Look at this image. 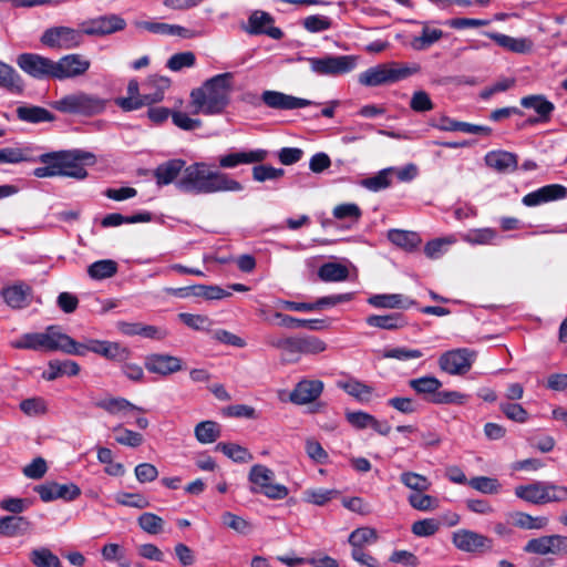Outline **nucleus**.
<instances>
[{
    "instance_id": "nucleus-16",
    "label": "nucleus",
    "mask_w": 567,
    "mask_h": 567,
    "mask_svg": "<svg viewBox=\"0 0 567 567\" xmlns=\"http://www.w3.org/2000/svg\"><path fill=\"white\" fill-rule=\"evenodd\" d=\"M523 550L540 556L567 554V536L555 534L532 538L525 544Z\"/></svg>"
},
{
    "instance_id": "nucleus-58",
    "label": "nucleus",
    "mask_w": 567,
    "mask_h": 567,
    "mask_svg": "<svg viewBox=\"0 0 567 567\" xmlns=\"http://www.w3.org/2000/svg\"><path fill=\"white\" fill-rule=\"evenodd\" d=\"M455 243L456 238L454 236L430 240L424 247V254L431 259H437L442 257L447 251L449 247Z\"/></svg>"
},
{
    "instance_id": "nucleus-3",
    "label": "nucleus",
    "mask_w": 567,
    "mask_h": 567,
    "mask_svg": "<svg viewBox=\"0 0 567 567\" xmlns=\"http://www.w3.org/2000/svg\"><path fill=\"white\" fill-rule=\"evenodd\" d=\"M10 344L13 349L19 350L62 352L70 355L81 353L79 341L66 334L59 324H50L42 331L23 333Z\"/></svg>"
},
{
    "instance_id": "nucleus-33",
    "label": "nucleus",
    "mask_w": 567,
    "mask_h": 567,
    "mask_svg": "<svg viewBox=\"0 0 567 567\" xmlns=\"http://www.w3.org/2000/svg\"><path fill=\"white\" fill-rule=\"evenodd\" d=\"M520 105L525 109L534 110L539 115L538 121L540 122H547L555 110V105L542 94L522 97Z\"/></svg>"
},
{
    "instance_id": "nucleus-56",
    "label": "nucleus",
    "mask_w": 567,
    "mask_h": 567,
    "mask_svg": "<svg viewBox=\"0 0 567 567\" xmlns=\"http://www.w3.org/2000/svg\"><path fill=\"white\" fill-rule=\"evenodd\" d=\"M216 450L224 453L227 457L238 463H246L252 460L250 452L238 444L234 443H218Z\"/></svg>"
},
{
    "instance_id": "nucleus-62",
    "label": "nucleus",
    "mask_w": 567,
    "mask_h": 567,
    "mask_svg": "<svg viewBox=\"0 0 567 567\" xmlns=\"http://www.w3.org/2000/svg\"><path fill=\"white\" fill-rule=\"evenodd\" d=\"M196 64V55L192 51L173 54L166 62V68L173 72H179Z\"/></svg>"
},
{
    "instance_id": "nucleus-57",
    "label": "nucleus",
    "mask_w": 567,
    "mask_h": 567,
    "mask_svg": "<svg viewBox=\"0 0 567 567\" xmlns=\"http://www.w3.org/2000/svg\"><path fill=\"white\" fill-rule=\"evenodd\" d=\"M117 271V265L111 259H103L89 266V276L96 280H102L114 276Z\"/></svg>"
},
{
    "instance_id": "nucleus-10",
    "label": "nucleus",
    "mask_w": 567,
    "mask_h": 567,
    "mask_svg": "<svg viewBox=\"0 0 567 567\" xmlns=\"http://www.w3.org/2000/svg\"><path fill=\"white\" fill-rule=\"evenodd\" d=\"M39 161L58 171V176H66L83 179L87 173L80 163V156L72 152L45 153L39 156Z\"/></svg>"
},
{
    "instance_id": "nucleus-19",
    "label": "nucleus",
    "mask_w": 567,
    "mask_h": 567,
    "mask_svg": "<svg viewBox=\"0 0 567 567\" xmlns=\"http://www.w3.org/2000/svg\"><path fill=\"white\" fill-rule=\"evenodd\" d=\"M244 30L251 35L266 34L274 40H280L284 32L274 25V18L266 11L255 10L248 18Z\"/></svg>"
},
{
    "instance_id": "nucleus-63",
    "label": "nucleus",
    "mask_w": 567,
    "mask_h": 567,
    "mask_svg": "<svg viewBox=\"0 0 567 567\" xmlns=\"http://www.w3.org/2000/svg\"><path fill=\"white\" fill-rule=\"evenodd\" d=\"M441 527V524L435 518H424L416 520L412 524L411 530L417 537H430L435 535Z\"/></svg>"
},
{
    "instance_id": "nucleus-30",
    "label": "nucleus",
    "mask_w": 567,
    "mask_h": 567,
    "mask_svg": "<svg viewBox=\"0 0 567 567\" xmlns=\"http://www.w3.org/2000/svg\"><path fill=\"white\" fill-rule=\"evenodd\" d=\"M486 37L495 41L499 47L514 52V53H527L533 49V41L528 38H513L503 33L497 32H484Z\"/></svg>"
},
{
    "instance_id": "nucleus-22",
    "label": "nucleus",
    "mask_w": 567,
    "mask_h": 567,
    "mask_svg": "<svg viewBox=\"0 0 567 567\" xmlns=\"http://www.w3.org/2000/svg\"><path fill=\"white\" fill-rule=\"evenodd\" d=\"M323 382L317 379L299 381L289 394V401L296 405H305L316 401L323 391Z\"/></svg>"
},
{
    "instance_id": "nucleus-55",
    "label": "nucleus",
    "mask_w": 567,
    "mask_h": 567,
    "mask_svg": "<svg viewBox=\"0 0 567 567\" xmlns=\"http://www.w3.org/2000/svg\"><path fill=\"white\" fill-rule=\"evenodd\" d=\"M113 432L115 433L114 439L116 443L124 446L138 447L144 442V437L141 433L128 430L122 424L114 426Z\"/></svg>"
},
{
    "instance_id": "nucleus-34",
    "label": "nucleus",
    "mask_w": 567,
    "mask_h": 567,
    "mask_svg": "<svg viewBox=\"0 0 567 567\" xmlns=\"http://www.w3.org/2000/svg\"><path fill=\"white\" fill-rule=\"evenodd\" d=\"M185 162L183 159H169L158 165L154 172L156 183L159 186L168 185L184 171Z\"/></svg>"
},
{
    "instance_id": "nucleus-44",
    "label": "nucleus",
    "mask_w": 567,
    "mask_h": 567,
    "mask_svg": "<svg viewBox=\"0 0 567 567\" xmlns=\"http://www.w3.org/2000/svg\"><path fill=\"white\" fill-rule=\"evenodd\" d=\"M513 524L523 529H544L549 519L546 516H532L524 512H516L512 515Z\"/></svg>"
},
{
    "instance_id": "nucleus-8",
    "label": "nucleus",
    "mask_w": 567,
    "mask_h": 567,
    "mask_svg": "<svg viewBox=\"0 0 567 567\" xmlns=\"http://www.w3.org/2000/svg\"><path fill=\"white\" fill-rule=\"evenodd\" d=\"M311 72L321 76H340L352 72L358 64L355 55L326 54L307 59Z\"/></svg>"
},
{
    "instance_id": "nucleus-43",
    "label": "nucleus",
    "mask_w": 567,
    "mask_h": 567,
    "mask_svg": "<svg viewBox=\"0 0 567 567\" xmlns=\"http://www.w3.org/2000/svg\"><path fill=\"white\" fill-rule=\"evenodd\" d=\"M220 425L214 421H202L195 429L196 440L202 444L214 443L220 436Z\"/></svg>"
},
{
    "instance_id": "nucleus-53",
    "label": "nucleus",
    "mask_w": 567,
    "mask_h": 567,
    "mask_svg": "<svg viewBox=\"0 0 567 567\" xmlns=\"http://www.w3.org/2000/svg\"><path fill=\"white\" fill-rule=\"evenodd\" d=\"M409 385L419 394H432V396H435L442 386V382L435 377L426 375L410 380Z\"/></svg>"
},
{
    "instance_id": "nucleus-12",
    "label": "nucleus",
    "mask_w": 567,
    "mask_h": 567,
    "mask_svg": "<svg viewBox=\"0 0 567 567\" xmlns=\"http://www.w3.org/2000/svg\"><path fill=\"white\" fill-rule=\"evenodd\" d=\"M79 357H84L87 352H93L97 355L105 358L106 360L114 362H124L132 355L131 350L127 347L122 346L120 342L100 340V339H85L83 342H79Z\"/></svg>"
},
{
    "instance_id": "nucleus-28",
    "label": "nucleus",
    "mask_w": 567,
    "mask_h": 567,
    "mask_svg": "<svg viewBox=\"0 0 567 567\" xmlns=\"http://www.w3.org/2000/svg\"><path fill=\"white\" fill-rule=\"evenodd\" d=\"M368 303L379 309H408L415 301L401 293H378L369 297Z\"/></svg>"
},
{
    "instance_id": "nucleus-45",
    "label": "nucleus",
    "mask_w": 567,
    "mask_h": 567,
    "mask_svg": "<svg viewBox=\"0 0 567 567\" xmlns=\"http://www.w3.org/2000/svg\"><path fill=\"white\" fill-rule=\"evenodd\" d=\"M400 482L411 491L413 492H426L431 488V481L416 472L412 471H405L402 472L400 475Z\"/></svg>"
},
{
    "instance_id": "nucleus-27",
    "label": "nucleus",
    "mask_w": 567,
    "mask_h": 567,
    "mask_svg": "<svg viewBox=\"0 0 567 567\" xmlns=\"http://www.w3.org/2000/svg\"><path fill=\"white\" fill-rule=\"evenodd\" d=\"M96 406L104 410L106 413L121 419H126L133 412H143V409L136 406L128 400L120 396H110L96 402Z\"/></svg>"
},
{
    "instance_id": "nucleus-64",
    "label": "nucleus",
    "mask_w": 567,
    "mask_h": 567,
    "mask_svg": "<svg viewBox=\"0 0 567 567\" xmlns=\"http://www.w3.org/2000/svg\"><path fill=\"white\" fill-rule=\"evenodd\" d=\"M303 28L310 33L327 31L332 27V20L321 14H312L303 19Z\"/></svg>"
},
{
    "instance_id": "nucleus-9",
    "label": "nucleus",
    "mask_w": 567,
    "mask_h": 567,
    "mask_svg": "<svg viewBox=\"0 0 567 567\" xmlns=\"http://www.w3.org/2000/svg\"><path fill=\"white\" fill-rule=\"evenodd\" d=\"M42 45L54 50H73L84 42L82 28L74 29L66 25H54L44 30L40 38Z\"/></svg>"
},
{
    "instance_id": "nucleus-39",
    "label": "nucleus",
    "mask_w": 567,
    "mask_h": 567,
    "mask_svg": "<svg viewBox=\"0 0 567 567\" xmlns=\"http://www.w3.org/2000/svg\"><path fill=\"white\" fill-rule=\"evenodd\" d=\"M395 167H386L373 176L360 181V185L370 192H380L391 186Z\"/></svg>"
},
{
    "instance_id": "nucleus-7",
    "label": "nucleus",
    "mask_w": 567,
    "mask_h": 567,
    "mask_svg": "<svg viewBox=\"0 0 567 567\" xmlns=\"http://www.w3.org/2000/svg\"><path fill=\"white\" fill-rule=\"evenodd\" d=\"M275 472L262 464L251 466L248 481L251 483L250 491L255 494H262L269 499L281 501L289 494L287 486L274 482Z\"/></svg>"
},
{
    "instance_id": "nucleus-5",
    "label": "nucleus",
    "mask_w": 567,
    "mask_h": 567,
    "mask_svg": "<svg viewBox=\"0 0 567 567\" xmlns=\"http://www.w3.org/2000/svg\"><path fill=\"white\" fill-rule=\"evenodd\" d=\"M516 497L532 504L563 503L567 501V486L549 481H535L515 487Z\"/></svg>"
},
{
    "instance_id": "nucleus-25",
    "label": "nucleus",
    "mask_w": 567,
    "mask_h": 567,
    "mask_svg": "<svg viewBox=\"0 0 567 567\" xmlns=\"http://www.w3.org/2000/svg\"><path fill=\"white\" fill-rule=\"evenodd\" d=\"M567 197V187L560 184H550L528 193L522 199L528 207L542 205L544 203L564 199Z\"/></svg>"
},
{
    "instance_id": "nucleus-31",
    "label": "nucleus",
    "mask_w": 567,
    "mask_h": 567,
    "mask_svg": "<svg viewBox=\"0 0 567 567\" xmlns=\"http://www.w3.org/2000/svg\"><path fill=\"white\" fill-rule=\"evenodd\" d=\"M485 163L488 167L499 173H511L517 167V156L506 151H491L485 155Z\"/></svg>"
},
{
    "instance_id": "nucleus-35",
    "label": "nucleus",
    "mask_w": 567,
    "mask_h": 567,
    "mask_svg": "<svg viewBox=\"0 0 567 567\" xmlns=\"http://www.w3.org/2000/svg\"><path fill=\"white\" fill-rule=\"evenodd\" d=\"M0 86L13 94H20L24 89V83L20 74L11 65L1 61Z\"/></svg>"
},
{
    "instance_id": "nucleus-17",
    "label": "nucleus",
    "mask_w": 567,
    "mask_h": 567,
    "mask_svg": "<svg viewBox=\"0 0 567 567\" xmlns=\"http://www.w3.org/2000/svg\"><path fill=\"white\" fill-rule=\"evenodd\" d=\"M475 353L466 348L454 349L444 352L439 359V365L442 371L458 375L470 371L474 361Z\"/></svg>"
},
{
    "instance_id": "nucleus-15",
    "label": "nucleus",
    "mask_w": 567,
    "mask_h": 567,
    "mask_svg": "<svg viewBox=\"0 0 567 567\" xmlns=\"http://www.w3.org/2000/svg\"><path fill=\"white\" fill-rule=\"evenodd\" d=\"M16 62L24 73L34 79H53L54 61L47 56L38 53H21Z\"/></svg>"
},
{
    "instance_id": "nucleus-50",
    "label": "nucleus",
    "mask_w": 567,
    "mask_h": 567,
    "mask_svg": "<svg viewBox=\"0 0 567 567\" xmlns=\"http://www.w3.org/2000/svg\"><path fill=\"white\" fill-rule=\"evenodd\" d=\"M220 518L225 527L240 535H248L252 532V524L249 520L231 512H224Z\"/></svg>"
},
{
    "instance_id": "nucleus-23",
    "label": "nucleus",
    "mask_w": 567,
    "mask_h": 567,
    "mask_svg": "<svg viewBox=\"0 0 567 567\" xmlns=\"http://www.w3.org/2000/svg\"><path fill=\"white\" fill-rule=\"evenodd\" d=\"M34 491L39 494L43 502H51L58 498H62L64 501H73L81 494L80 487L74 483H47L37 486Z\"/></svg>"
},
{
    "instance_id": "nucleus-1",
    "label": "nucleus",
    "mask_w": 567,
    "mask_h": 567,
    "mask_svg": "<svg viewBox=\"0 0 567 567\" xmlns=\"http://www.w3.org/2000/svg\"><path fill=\"white\" fill-rule=\"evenodd\" d=\"M177 187L194 194L238 193L244 189L238 181L226 173L209 169L203 162L186 166L177 182Z\"/></svg>"
},
{
    "instance_id": "nucleus-61",
    "label": "nucleus",
    "mask_w": 567,
    "mask_h": 567,
    "mask_svg": "<svg viewBox=\"0 0 567 567\" xmlns=\"http://www.w3.org/2000/svg\"><path fill=\"white\" fill-rule=\"evenodd\" d=\"M275 318L279 319L280 326L288 327V328H308L311 330H319L321 320L318 319H298L293 318L287 315H284L281 312H276Z\"/></svg>"
},
{
    "instance_id": "nucleus-48",
    "label": "nucleus",
    "mask_w": 567,
    "mask_h": 567,
    "mask_svg": "<svg viewBox=\"0 0 567 567\" xmlns=\"http://www.w3.org/2000/svg\"><path fill=\"white\" fill-rule=\"evenodd\" d=\"M367 323L370 327L385 330H395L405 326L403 317L399 313H391L385 316L372 315L367 318Z\"/></svg>"
},
{
    "instance_id": "nucleus-13",
    "label": "nucleus",
    "mask_w": 567,
    "mask_h": 567,
    "mask_svg": "<svg viewBox=\"0 0 567 567\" xmlns=\"http://www.w3.org/2000/svg\"><path fill=\"white\" fill-rule=\"evenodd\" d=\"M452 544L458 550L467 554L491 553L494 548V540L492 538L466 528L453 532Z\"/></svg>"
},
{
    "instance_id": "nucleus-29",
    "label": "nucleus",
    "mask_w": 567,
    "mask_h": 567,
    "mask_svg": "<svg viewBox=\"0 0 567 567\" xmlns=\"http://www.w3.org/2000/svg\"><path fill=\"white\" fill-rule=\"evenodd\" d=\"M116 328L122 334L128 337L141 336L148 339H163L166 336V332L159 328L142 322L117 321Z\"/></svg>"
},
{
    "instance_id": "nucleus-41",
    "label": "nucleus",
    "mask_w": 567,
    "mask_h": 567,
    "mask_svg": "<svg viewBox=\"0 0 567 567\" xmlns=\"http://www.w3.org/2000/svg\"><path fill=\"white\" fill-rule=\"evenodd\" d=\"M348 276V268L339 262H326L318 269V277L324 282L343 281Z\"/></svg>"
},
{
    "instance_id": "nucleus-37",
    "label": "nucleus",
    "mask_w": 567,
    "mask_h": 567,
    "mask_svg": "<svg viewBox=\"0 0 567 567\" xmlns=\"http://www.w3.org/2000/svg\"><path fill=\"white\" fill-rule=\"evenodd\" d=\"M338 386L361 403L372 400L373 388L355 379L339 381Z\"/></svg>"
},
{
    "instance_id": "nucleus-24",
    "label": "nucleus",
    "mask_w": 567,
    "mask_h": 567,
    "mask_svg": "<svg viewBox=\"0 0 567 567\" xmlns=\"http://www.w3.org/2000/svg\"><path fill=\"white\" fill-rule=\"evenodd\" d=\"M1 297L6 305L11 309H23L31 303L32 288L23 281H18L3 287L1 290Z\"/></svg>"
},
{
    "instance_id": "nucleus-2",
    "label": "nucleus",
    "mask_w": 567,
    "mask_h": 567,
    "mask_svg": "<svg viewBox=\"0 0 567 567\" xmlns=\"http://www.w3.org/2000/svg\"><path fill=\"white\" fill-rule=\"evenodd\" d=\"M234 73L225 72L216 74L190 93V103L195 113L204 115L221 114L230 102L234 89Z\"/></svg>"
},
{
    "instance_id": "nucleus-26",
    "label": "nucleus",
    "mask_w": 567,
    "mask_h": 567,
    "mask_svg": "<svg viewBox=\"0 0 567 567\" xmlns=\"http://www.w3.org/2000/svg\"><path fill=\"white\" fill-rule=\"evenodd\" d=\"M267 157L265 150L238 151L220 155L218 165L221 168H235L239 165L260 163Z\"/></svg>"
},
{
    "instance_id": "nucleus-49",
    "label": "nucleus",
    "mask_w": 567,
    "mask_h": 567,
    "mask_svg": "<svg viewBox=\"0 0 567 567\" xmlns=\"http://www.w3.org/2000/svg\"><path fill=\"white\" fill-rule=\"evenodd\" d=\"M443 37V31L435 28H430L424 25L421 32V35L413 38L411 41V47L415 51H423L430 48L432 44L441 40Z\"/></svg>"
},
{
    "instance_id": "nucleus-20",
    "label": "nucleus",
    "mask_w": 567,
    "mask_h": 567,
    "mask_svg": "<svg viewBox=\"0 0 567 567\" xmlns=\"http://www.w3.org/2000/svg\"><path fill=\"white\" fill-rule=\"evenodd\" d=\"M262 103L269 109L274 110H296L302 109L310 105H317L316 102H312L307 99L292 96L279 91L266 90L261 93Z\"/></svg>"
},
{
    "instance_id": "nucleus-36",
    "label": "nucleus",
    "mask_w": 567,
    "mask_h": 567,
    "mask_svg": "<svg viewBox=\"0 0 567 567\" xmlns=\"http://www.w3.org/2000/svg\"><path fill=\"white\" fill-rule=\"evenodd\" d=\"M388 239L406 251L416 249L422 241L417 233L402 229H390L388 231Z\"/></svg>"
},
{
    "instance_id": "nucleus-4",
    "label": "nucleus",
    "mask_w": 567,
    "mask_h": 567,
    "mask_svg": "<svg viewBox=\"0 0 567 567\" xmlns=\"http://www.w3.org/2000/svg\"><path fill=\"white\" fill-rule=\"evenodd\" d=\"M420 71L419 63H381L360 73L358 81L364 86H380L405 80Z\"/></svg>"
},
{
    "instance_id": "nucleus-60",
    "label": "nucleus",
    "mask_w": 567,
    "mask_h": 567,
    "mask_svg": "<svg viewBox=\"0 0 567 567\" xmlns=\"http://www.w3.org/2000/svg\"><path fill=\"white\" fill-rule=\"evenodd\" d=\"M378 538L377 532L371 527H360L349 535V544L352 549L362 548L367 544L374 543Z\"/></svg>"
},
{
    "instance_id": "nucleus-11",
    "label": "nucleus",
    "mask_w": 567,
    "mask_h": 567,
    "mask_svg": "<svg viewBox=\"0 0 567 567\" xmlns=\"http://www.w3.org/2000/svg\"><path fill=\"white\" fill-rule=\"evenodd\" d=\"M126 20L116 13H106L83 20L79 27L83 34L92 38H104L125 30Z\"/></svg>"
},
{
    "instance_id": "nucleus-18",
    "label": "nucleus",
    "mask_w": 567,
    "mask_h": 567,
    "mask_svg": "<svg viewBox=\"0 0 567 567\" xmlns=\"http://www.w3.org/2000/svg\"><path fill=\"white\" fill-rule=\"evenodd\" d=\"M91 62L81 54H66L54 61L53 79L65 80L81 76L87 72Z\"/></svg>"
},
{
    "instance_id": "nucleus-32",
    "label": "nucleus",
    "mask_w": 567,
    "mask_h": 567,
    "mask_svg": "<svg viewBox=\"0 0 567 567\" xmlns=\"http://www.w3.org/2000/svg\"><path fill=\"white\" fill-rule=\"evenodd\" d=\"M80 365L73 360H51L48 369L43 372V378L53 381L60 377H75L80 373Z\"/></svg>"
},
{
    "instance_id": "nucleus-6",
    "label": "nucleus",
    "mask_w": 567,
    "mask_h": 567,
    "mask_svg": "<svg viewBox=\"0 0 567 567\" xmlns=\"http://www.w3.org/2000/svg\"><path fill=\"white\" fill-rule=\"evenodd\" d=\"M106 101L85 92L68 94L52 103V107L62 113L92 116L105 110Z\"/></svg>"
},
{
    "instance_id": "nucleus-14",
    "label": "nucleus",
    "mask_w": 567,
    "mask_h": 567,
    "mask_svg": "<svg viewBox=\"0 0 567 567\" xmlns=\"http://www.w3.org/2000/svg\"><path fill=\"white\" fill-rule=\"evenodd\" d=\"M155 85L156 92L142 93L141 97L127 96L117 100V105L124 111H134L144 105H151L163 100L171 81L166 76L151 75L147 86Z\"/></svg>"
},
{
    "instance_id": "nucleus-51",
    "label": "nucleus",
    "mask_w": 567,
    "mask_h": 567,
    "mask_svg": "<svg viewBox=\"0 0 567 567\" xmlns=\"http://www.w3.org/2000/svg\"><path fill=\"white\" fill-rule=\"evenodd\" d=\"M140 528L150 534L158 535L164 532L165 522L162 517L154 513L145 512L137 517Z\"/></svg>"
},
{
    "instance_id": "nucleus-21",
    "label": "nucleus",
    "mask_w": 567,
    "mask_h": 567,
    "mask_svg": "<svg viewBox=\"0 0 567 567\" xmlns=\"http://www.w3.org/2000/svg\"><path fill=\"white\" fill-rule=\"evenodd\" d=\"M145 368L151 373L167 377L181 371L183 361L175 355L153 353L145 358Z\"/></svg>"
},
{
    "instance_id": "nucleus-52",
    "label": "nucleus",
    "mask_w": 567,
    "mask_h": 567,
    "mask_svg": "<svg viewBox=\"0 0 567 567\" xmlns=\"http://www.w3.org/2000/svg\"><path fill=\"white\" fill-rule=\"evenodd\" d=\"M30 560L35 567H61L60 558L47 547L33 549Z\"/></svg>"
},
{
    "instance_id": "nucleus-47",
    "label": "nucleus",
    "mask_w": 567,
    "mask_h": 567,
    "mask_svg": "<svg viewBox=\"0 0 567 567\" xmlns=\"http://www.w3.org/2000/svg\"><path fill=\"white\" fill-rule=\"evenodd\" d=\"M339 495L334 488H308L303 492V502L317 506H323Z\"/></svg>"
},
{
    "instance_id": "nucleus-46",
    "label": "nucleus",
    "mask_w": 567,
    "mask_h": 567,
    "mask_svg": "<svg viewBox=\"0 0 567 567\" xmlns=\"http://www.w3.org/2000/svg\"><path fill=\"white\" fill-rule=\"evenodd\" d=\"M409 505L420 512H432L439 508L440 501L425 492H413L408 496Z\"/></svg>"
},
{
    "instance_id": "nucleus-40",
    "label": "nucleus",
    "mask_w": 567,
    "mask_h": 567,
    "mask_svg": "<svg viewBox=\"0 0 567 567\" xmlns=\"http://www.w3.org/2000/svg\"><path fill=\"white\" fill-rule=\"evenodd\" d=\"M461 238L470 245H493L497 239V233L489 227L474 228L462 234Z\"/></svg>"
},
{
    "instance_id": "nucleus-42",
    "label": "nucleus",
    "mask_w": 567,
    "mask_h": 567,
    "mask_svg": "<svg viewBox=\"0 0 567 567\" xmlns=\"http://www.w3.org/2000/svg\"><path fill=\"white\" fill-rule=\"evenodd\" d=\"M17 115L21 121L29 123L51 122L54 115L41 106H19Z\"/></svg>"
},
{
    "instance_id": "nucleus-54",
    "label": "nucleus",
    "mask_w": 567,
    "mask_h": 567,
    "mask_svg": "<svg viewBox=\"0 0 567 567\" xmlns=\"http://www.w3.org/2000/svg\"><path fill=\"white\" fill-rule=\"evenodd\" d=\"M468 485L482 494H498L502 491V484L495 477L475 476L468 481Z\"/></svg>"
},
{
    "instance_id": "nucleus-38",
    "label": "nucleus",
    "mask_w": 567,
    "mask_h": 567,
    "mask_svg": "<svg viewBox=\"0 0 567 567\" xmlns=\"http://www.w3.org/2000/svg\"><path fill=\"white\" fill-rule=\"evenodd\" d=\"M30 527L29 520L23 516H3L0 517V535L4 537H14L24 534Z\"/></svg>"
},
{
    "instance_id": "nucleus-59",
    "label": "nucleus",
    "mask_w": 567,
    "mask_h": 567,
    "mask_svg": "<svg viewBox=\"0 0 567 567\" xmlns=\"http://www.w3.org/2000/svg\"><path fill=\"white\" fill-rule=\"evenodd\" d=\"M20 410L28 416H42L48 413V402L41 396H33L20 402Z\"/></svg>"
}]
</instances>
